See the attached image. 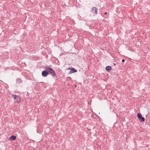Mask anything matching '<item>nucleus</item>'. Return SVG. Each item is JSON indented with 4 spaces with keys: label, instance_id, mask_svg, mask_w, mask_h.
I'll return each mask as SVG.
<instances>
[{
    "label": "nucleus",
    "instance_id": "f257e3e1",
    "mask_svg": "<svg viewBox=\"0 0 150 150\" xmlns=\"http://www.w3.org/2000/svg\"><path fill=\"white\" fill-rule=\"evenodd\" d=\"M45 68L49 72L51 75L54 77L56 75L54 71L52 68H50L49 66L46 65L45 66Z\"/></svg>",
    "mask_w": 150,
    "mask_h": 150
},
{
    "label": "nucleus",
    "instance_id": "f03ea898",
    "mask_svg": "<svg viewBox=\"0 0 150 150\" xmlns=\"http://www.w3.org/2000/svg\"><path fill=\"white\" fill-rule=\"evenodd\" d=\"M12 97L13 98L14 101L16 103L18 102L20 100V97L18 95H16L12 94Z\"/></svg>",
    "mask_w": 150,
    "mask_h": 150
},
{
    "label": "nucleus",
    "instance_id": "7ed1b4c3",
    "mask_svg": "<svg viewBox=\"0 0 150 150\" xmlns=\"http://www.w3.org/2000/svg\"><path fill=\"white\" fill-rule=\"evenodd\" d=\"M137 117L139 121L141 122H144L145 120L144 118L143 117L140 113L137 114Z\"/></svg>",
    "mask_w": 150,
    "mask_h": 150
},
{
    "label": "nucleus",
    "instance_id": "20e7f679",
    "mask_svg": "<svg viewBox=\"0 0 150 150\" xmlns=\"http://www.w3.org/2000/svg\"><path fill=\"white\" fill-rule=\"evenodd\" d=\"M49 73L47 70H45L42 72V75L44 77H45L49 74Z\"/></svg>",
    "mask_w": 150,
    "mask_h": 150
},
{
    "label": "nucleus",
    "instance_id": "39448f33",
    "mask_svg": "<svg viewBox=\"0 0 150 150\" xmlns=\"http://www.w3.org/2000/svg\"><path fill=\"white\" fill-rule=\"evenodd\" d=\"M92 11L94 13L95 15H96L97 13L98 9L96 7H93L92 8Z\"/></svg>",
    "mask_w": 150,
    "mask_h": 150
},
{
    "label": "nucleus",
    "instance_id": "423d86ee",
    "mask_svg": "<svg viewBox=\"0 0 150 150\" xmlns=\"http://www.w3.org/2000/svg\"><path fill=\"white\" fill-rule=\"evenodd\" d=\"M77 71V70L74 68L71 69V71L69 72V73L71 74L73 73L76 72Z\"/></svg>",
    "mask_w": 150,
    "mask_h": 150
},
{
    "label": "nucleus",
    "instance_id": "0eeeda50",
    "mask_svg": "<svg viewBox=\"0 0 150 150\" xmlns=\"http://www.w3.org/2000/svg\"><path fill=\"white\" fill-rule=\"evenodd\" d=\"M16 139V137L15 136H11L9 138V140H15Z\"/></svg>",
    "mask_w": 150,
    "mask_h": 150
},
{
    "label": "nucleus",
    "instance_id": "6e6552de",
    "mask_svg": "<svg viewBox=\"0 0 150 150\" xmlns=\"http://www.w3.org/2000/svg\"><path fill=\"white\" fill-rule=\"evenodd\" d=\"M112 69V68L110 66H107L106 67V69L107 71H110Z\"/></svg>",
    "mask_w": 150,
    "mask_h": 150
},
{
    "label": "nucleus",
    "instance_id": "1a4fd4ad",
    "mask_svg": "<svg viewBox=\"0 0 150 150\" xmlns=\"http://www.w3.org/2000/svg\"><path fill=\"white\" fill-rule=\"evenodd\" d=\"M17 82L18 83H20L21 82V79H17Z\"/></svg>",
    "mask_w": 150,
    "mask_h": 150
},
{
    "label": "nucleus",
    "instance_id": "9d476101",
    "mask_svg": "<svg viewBox=\"0 0 150 150\" xmlns=\"http://www.w3.org/2000/svg\"><path fill=\"white\" fill-rule=\"evenodd\" d=\"M125 61V60L124 59H122V62H124Z\"/></svg>",
    "mask_w": 150,
    "mask_h": 150
},
{
    "label": "nucleus",
    "instance_id": "9b49d317",
    "mask_svg": "<svg viewBox=\"0 0 150 150\" xmlns=\"http://www.w3.org/2000/svg\"><path fill=\"white\" fill-rule=\"evenodd\" d=\"M107 13V12H105V14H106Z\"/></svg>",
    "mask_w": 150,
    "mask_h": 150
}]
</instances>
